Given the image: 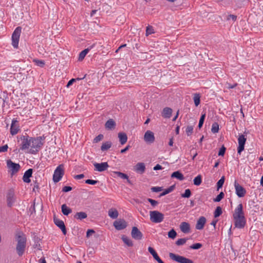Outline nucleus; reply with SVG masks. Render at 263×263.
Returning <instances> with one entry per match:
<instances>
[{
    "label": "nucleus",
    "instance_id": "obj_43",
    "mask_svg": "<svg viewBox=\"0 0 263 263\" xmlns=\"http://www.w3.org/2000/svg\"><path fill=\"white\" fill-rule=\"evenodd\" d=\"M191 196V191L190 189H186L183 194H181V197L183 198H189Z\"/></svg>",
    "mask_w": 263,
    "mask_h": 263
},
{
    "label": "nucleus",
    "instance_id": "obj_44",
    "mask_svg": "<svg viewBox=\"0 0 263 263\" xmlns=\"http://www.w3.org/2000/svg\"><path fill=\"white\" fill-rule=\"evenodd\" d=\"M187 240V238H185L179 239L176 241V244L177 246L183 245L186 242Z\"/></svg>",
    "mask_w": 263,
    "mask_h": 263
},
{
    "label": "nucleus",
    "instance_id": "obj_7",
    "mask_svg": "<svg viewBox=\"0 0 263 263\" xmlns=\"http://www.w3.org/2000/svg\"><path fill=\"white\" fill-rule=\"evenodd\" d=\"M169 256L172 260L178 263H194L193 261L191 259L173 253H170Z\"/></svg>",
    "mask_w": 263,
    "mask_h": 263
},
{
    "label": "nucleus",
    "instance_id": "obj_49",
    "mask_svg": "<svg viewBox=\"0 0 263 263\" xmlns=\"http://www.w3.org/2000/svg\"><path fill=\"white\" fill-rule=\"evenodd\" d=\"M205 114H203L200 117L199 124H198V127L199 128H200L202 126L204 119H205Z\"/></svg>",
    "mask_w": 263,
    "mask_h": 263
},
{
    "label": "nucleus",
    "instance_id": "obj_60",
    "mask_svg": "<svg viewBox=\"0 0 263 263\" xmlns=\"http://www.w3.org/2000/svg\"><path fill=\"white\" fill-rule=\"evenodd\" d=\"M84 177V174H81L77 175L74 176V178L78 180V179H82Z\"/></svg>",
    "mask_w": 263,
    "mask_h": 263
},
{
    "label": "nucleus",
    "instance_id": "obj_28",
    "mask_svg": "<svg viewBox=\"0 0 263 263\" xmlns=\"http://www.w3.org/2000/svg\"><path fill=\"white\" fill-rule=\"evenodd\" d=\"M171 178H175L180 181H182L184 179L183 175L179 171L173 172L171 175Z\"/></svg>",
    "mask_w": 263,
    "mask_h": 263
},
{
    "label": "nucleus",
    "instance_id": "obj_37",
    "mask_svg": "<svg viewBox=\"0 0 263 263\" xmlns=\"http://www.w3.org/2000/svg\"><path fill=\"white\" fill-rule=\"evenodd\" d=\"M222 213V209L220 206H217L214 213V216L215 218L219 217Z\"/></svg>",
    "mask_w": 263,
    "mask_h": 263
},
{
    "label": "nucleus",
    "instance_id": "obj_17",
    "mask_svg": "<svg viewBox=\"0 0 263 263\" xmlns=\"http://www.w3.org/2000/svg\"><path fill=\"white\" fill-rule=\"evenodd\" d=\"M131 235L133 238L136 240H141L143 237L142 233L136 227H133L131 232Z\"/></svg>",
    "mask_w": 263,
    "mask_h": 263
},
{
    "label": "nucleus",
    "instance_id": "obj_56",
    "mask_svg": "<svg viewBox=\"0 0 263 263\" xmlns=\"http://www.w3.org/2000/svg\"><path fill=\"white\" fill-rule=\"evenodd\" d=\"M72 190V187L69 186H65L62 189V191L63 192H68Z\"/></svg>",
    "mask_w": 263,
    "mask_h": 263
},
{
    "label": "nucleus",
    "instance_id": "obj_1",
    "mask_svg": "<svg viewBox=\"0 0 263 263\" xmlns=\"http://www.w3.org/2000/svg\"><path fill=\"white\" fill-rule=\"evenodd\" d=\"M235 227L238 229H243L246 224V219L243 211V205L239 204L233 214Z\"/></svg>",
    "mask_w": 263,
    "mask_h": 263
},
{
    "label": "nucleus",
    "instance_id": "obj_54",
    "mask_svg": "<svg viewBox=\"0 0 263 263\" xmlns=\"http://www.w3.org/2000/svg\"><path fill=\"white\" fill-rule=\"evenodd\" d=\"M162 187L154 186L151 188V190L153 192H159L162 191Z\"/></svg>",
    "mask_w": 263,
    "mask_h": 263
},
{
    "label": "nucleus",
    "instance_id": "obj_13",
    "mask_svg": "<svg viewBox=\"0 0 263 263\" xmlns=\"http://www.w3.org/2000/svg\"><path fill=\"white\" fill-rule=\"evenodd\" d=\"M114 226L117 230H121L127 227V223L124 219H119L114 222Z\"/></svg>",
    "mask_w": 263,
    "mask_h": 263
},
{
    "label": "nucleus",
    "instance_id": "obj_2",
    "mask_svg": "<svg viewBox=\"0 0 263 263\" xmlns=\"http://www.w3.org/2000/svg\"><path fill=\"white\" fill-rule=\"evenodd\" d=\"M17 244L16 251L19 256H22L25 252L26 247L27 238L25 234L21 232H17L15 235Z\"/></svg>",
    "mask_w": 263,
    "mask_h": 263
},
{
    "label": "nucleus",
    "instance_id": "obj_16",
    "mask_svg": "<svg viewBox=\"0 0 263 263\" xmlns=\"http://www.w3.org/2000/svg\"><path fill=\"white\" fill-rule=\"evenodd\" d=\"M93 165L95 166V170L101 172H103L107 169V168L109 167V165L107 163V162H102L100 163H95L93 164Z\"/></svg>",
    "mask_w": 263,
    "mask_h": 263
},
{
    "label": "nucleus",
    "instance_id": "obj_31",
    "mask_svg": "<svg viewBox=\"0 0 263 263\" xmlns=\"http://www.w3.org/2000/svg\"><path fill=\"white\" fill-rule=\"evenodd\" d=\"M122 240L128 247H132L133 246V243L132 240L128 238L127 236L125 235H123L122 236Z\"/></svg>",
    "mask_w": 263,
    "mask_h": 263
},
{
    "label": "nucleus",
    "instance_id": "obj_32",
    "mask_svg": "<svg viewBox=\"0 0 263 263\" xmlns=\"http://www.w3.org/2000/svg\"><path fill=\"white\" fill-rule=\"evenodd\" d=\"M111 142L110 141H107L106 142H104L102 144L101 149L102 151H105L108 150L109 148H110L111 146Z\"/></svg>",
    "mask_w": 263,
    "mask_h": 263
},
{
    "label": "nucleus",
    "instance_id": "obj_63",
    "mask_svg": "<svg viewBox=\"0 0 263 263\" xmlns=\"http://www.w3.org/2000/svg\"><path fill=\"white\" fill-rule=\"evenodd\" d=\"M130 147V146L129 145L126 146L124 148H123V149L121 150V153H125L127 151H128Z\"/></svg>",
    "mask_w": 263,
    "mask_h": 263
},
{
    "label": "nucleus",
    "instance_id": "obj_4",
    "mask_svg": "<svg viewBox=\"0 0 263 263\" xmlns=\"http://www.w3.org/2000/svg\"><path fill=\"white\" fill-rule=\"evenodd\" d=\"M150 219L155 223H160L164 219V215L158 211H152L149 212Z\"/></svg>",
    "mask_w": 263,
    "mask_h": 263
},
{
    "label": "nucleus",
    "instance_id": "obj_36",
    "mask_svg": "<svg viewBox=\"0 0 263 263\" xmlns=\"http://www.w3.org/2000/svg\"><path fill=\"white\" fill-rule=\"evenodd\" d=\"M114 173L116 174L118 177L123 179H127L128 181H129L128 176L126 174L120 172H114Z\"/></svg>",
    "mask_w": 263,
    "mask_h": 263
},
{
    "label": "nucleus",
    "instance_id": "obj_39",
    "mask_svg": "<svg viewBox=\"0 0 263 263\" xmlns=\"http://www.w3.org/2000/svg\"><path fill=\"white\" fill-rule=\"evenodd\" d=\"M193 126L189 125L186 127L185 133L187 136H191L193 133Z\"/></svg>",
    "mask_w": 263,
    "mask_h": 263
},
{
    "label": "nucleus",
    "instance_id": "obj_8",
    "mask_svg": "<svg viewBox=\"0 0 263 263\" xmlns=\"http://www.w3.org/2000/svg\"><path fill=\"white\" fill-rule=\"evenodd\" d=\"M7 165L8 168L11 172V176L18 172L21 167L18 163H14L11 160H8L7 161Z\"/></svg>",
    "mask_w": 263,
    "mask_h": 263
},
{
    "label": "nucleus",
    "instance_id": "obj_10",
    "mask_svg": "<svg viewBox=\"0 0 263 263\" xmlns=\"http://www.w3.org/2000/svg\"><path fill=\"white\" fill-rule=\"evenodd\" d=\"M234 187L235 189V193L238 197H243L246 194V189L241 185H240L236 181L234 182Z\"/></svg>",
    "mask_w": 263,
    "mask_h": 263
},
{
    "label": "nucleus",
    "instance_id": "obj_52",
    "mask_svg": "<svg viewBox=\"0 0 263 263\" xmlns=\"http://www.w3.org/2000/svg\"><path fill=\"white\" fill-rule=\"evenodd\" d=\"M85 182L86 184H91V185H95L98 182V181L91 180V179H87V180H85Z\"/></svg>",
    "mask_w": 263,
    "mask_h": 263
},
{
    "label": "nucleus",
    "instance_id": "obj_25",
    "mask_svg": "<svg viewBox=\"0 0 263 263\" xmlns=\"http://www.w3.org/2000/svg\"><path fill=\"white\" fill-rule=\"evenodd\" d=\"M95 46V44H93L92 45L90 46L89 48H87L86 49H85L83 51H82L80 54L79 57V60L82 61L83 60L86 55L87 54V53L89 52V51L92 49Z\"/></svg>",
    "mask_w": 263,
    "mask_h": 263
},
{
    "label": "nucleus",
    "instance_id": "obj_45",
    "mask_svg": "<svg viewBox=\"0 0 263 263\" xmlns=\"http://www.w3.org/2000/svg\"><path fill=\"white\" fill-rule=\"evenodd\" d=\"M103 137L104 136L102 134H99L98 136H97L93 139V143H97L99 142L103 139Z\"/></svg>",
    "mask_w": 263,
    "mask_h": 263
},
{
    "label": "nucleus",
    "instance_id": "obj_46",
    "mask_svg": "<svg viewBox=\"0 0 263 263\" xmlns=\"http://www.w3.org/2000/svg\"><path fill=\"white\" fill-rule=\"evenodd\" d=\"M154 32L153 27L151 26H148L146 27V35L148 36L149 34H151Z\"/></svg>",
    "mask_w": 263,
    "mask_h": 263
},
{
    "label": "nucleus",
    "instance_id": "obj_27",
    "mask_svg": "<svg viewBox=\"0 0 263 263\" xmlns=\"http://www.w3.org/2000/svg\"><path fill=\"white\" fill-rule=\"evenodd\" d=\"M118 136L119 139V141L122 145L124 144L127 142V136L125 133H119Z\"/></svg>",
    "mask_w": 263,
    "mask_h": 263
},
{
    "label": "nucleus",
    "instance_id": "obj_23",
    "mask_svg": "<svg viewBox=\"0 0 263 263\" xmlns=\"http://www.w3.org/2000/svg\"><path fill=\"white\" fill-rule=\"evenodd\" d=\"M172 109L170 107H165L162 112V116L164 118H170L172 114Z\"/></svg>",
    "mask_w": 263,
    "mask_h": 263
},
{
    "label": "nucleus",
    "instance_id": "obj_58",
    "mask_svg": "<svg viewBox=\"0 0 263 263\" xmlns=\"http://www.w3.org/2000/svg\"><path fill=\"white\" fill-rule=\"evenodd\" d=\"M237 18V16L233 14H230L228 16L227 20H229L232 19L233 21H235Z\"/></svg>",
    "mask_w": 263,
    "mask_h": 263
},
{
    "label": "nucleus",
    "instance_id": "obj_42",
    "mask_svg": "<svg viewBox=\"0 0 263 263\" xmlns=\"http://www.w3.org/2000/svg\"><path fill=\"white\" fill-rule=\"evenodd\" d=\"M177 235L176 232L174 230L172 229L168 233V236L169 238L174 239Z\"/></svg>",
    "mask_w": 263,
    "mask_h": 263
},
{
    "label": "nucleus",
    "instance_id": "obj_47",
    "mask_svg": "<svg viewBox=\"0 0 263 263\" xmlns=\"http://www.w3.org/2000/svg\"><path fill=\"white\" fill-rule=\"evenodd\" d=\"M202 245L200 243H196L191 245L190 248L192 249L197 250L202 247Z\"/></svg>",
    "mask_w": 263,
    "mask_h": 263
},
{
    "label": "nucleus",
    "instance_id": "obj_9",
    "mask_svg": "<svg viewBox=\"0 0 263 263\" xmlns=\"http://www.w3.org/2000/svg\"><path fill=\"white\" fill-rule=\"evenodd\" d=\"M31 137L29 136H22L21 139L22 141L21 144L20 149L25 150L28 149L30 147Z\"/></svg>",
    "mask_w": 263,
    "mask_h": 263
},
{
    "label": "nucleus",
    "instance_id": "obj_15",
    "mask_svg": "<svg viewBox=\"0 0 263 263\" xmlns=\"http://www.w3.org/2000/svg\"><path fill=\"white\" fill-rule=\"evenodd\" d=\"M155 136L153 132L151 130H147L144 136V141L148 143L151 144L155 141Z\"/></svg>",
    "mask_w": 263,
    "mask_h": 263
},
{
    "label": "nucleus",
    "instance_id": "obj_20",
    "mask_svg": "<svg viewBox=\"0 0 263 263\" xmlns=\"http://www.w3.org/2000/svg\"><path fill=\"white\" fill-rule=\"evenodd\" d=\"M135 171L140 174H142L145 171V165L143 162H139L135 166Z\"/></svg>",
    "mask_w": 263,
    "mask_h": 263
},
{
    "label": "nucleus",
    "instance_id": "obj_14",
    "mask_svg": "<svg viewBox=\"0 0 263 263\" xmlns=\"http://www.w3.org/2000/svg\"><path fill=\"white\" fill-rule=\"evenodd\" d=\"M15 201L13 190H10L7 194V202L9 207H11Z\"/></svg>",
    "mask_w": 263,
    "mask_h": 263
},
{
    "label": "nucleus",
    "instance_id": "obj_11",
    "mask_svg": "<svg viewBox=\"0 0 263 263\" xmlns=\"http://www.w3.org/2000/svg\"><path fill=\"white\" fill-rule=\"evenodd\" d=\"M247 140V138L244 135H239L238 138V146L237 148V153L240 155L242 151L244 150L245 145Z\"/></svg>",
    "mask_w": 263,
    "mask_h": 263
},
{
    "label": "nucleus",
    "instance_id": "obj_34",
    "mask_svg": "<svg viewBox=\"0 0 263 263\" xmlns=\"http://www.w3.org/2000/svg\"><path fill=\"white\" fill-rule=\"evenodd\" d=\"M193 100L196 106H198L200 103V96L199 93H194Z\"/></svg>",
    "mask_w": 263,
    "mask_h": 263
},
{
    "label": "nucleus",
    "instance_id": "obj_59",
    "mask_svg": "<svg viewBox=\"0 0 263 263\" xmlns=\"http://www.w3.org/2000/svg\"><path fill=\"white\" fill-rule=\"evenodd\" d=\"M95 232L93 230L89 229L88 230L86 233V236L87 237H89L90 235H91L92 234L95 233Z\"/></svg>",
    "mask_w": 263,
    "mask_h": 263
},
{
    "label": "nucleus",
    "instance_id": "obj_21",
    "mask_svg": "<svg viewBox=\"0 0 263 263\" xmlns=\"http://www.w3.org/2000/svg\"><path fill=\"white\" fill-rule=\"evenodd\" d=\"M32 168H29L25 172L23 177V180L24 182L28 183L30 182V177L32 176Z\"/></svg>",
    "mask_w": 263,
    "mask_h": 263
},
{
    "label": "nucleus",
    "instance_id": "obj_62",
    "mask_svg": "<svg viewBox=\"0 0 263 263\" xmlns=\"http://www.w3.org/2000/svg\"><path fill=\"white\" fill-rule=\"evenodd\" d=\"M162 169V167L161 165L158 164L154 167V170L157 171V170H160Z\"/></svg>",
    "mask_w": 263,
    "mask_h": 263
},
{
    "label": "nucleus",
    "instance_id": "obj_38",
    "mask_svg": "<svg viewBox=\"0 0 263 263\" xmlns=\"http://www.w3.org/2000/svg\"><path fill=\"white\" fill-rule=\"evenodd\" d=\"M219 125L217 123L214 122L213 123L211 128V131L213 133H217L219 131Z\"/></svg>",
    "mask_w": 263,
    "mask_h": 263
},
{
    "label": "nucleus",
    "instance_id": "obj_40",
    "mask_svg": "<svg viewBox=\"0 0 263 263\" xmlns=\"http://www.w3.org/2000/svg\"><path fill=\"white\" fill-rule=\"evenodd\" d=\"M224 182V177L222 176L217 182V188L218 190L219 189L221 188L223 185Z\"/></svg>",
    "mask_w": 263,
    "mask_h": 263
},
{
    "label": "nucleus",
    "instance_id": "obj_53",
    "mask_svg": "<svg viewBox=\"0 0 263 263\" xmlns=\"http://www.w3.org/2000/svg\"><path fill=\"white\" fill-rule=\"evenodd\" d=\"M174 187H175V185H173L170 186L168 188L165 189L164 191V192L165 194V195L172 192L174 190Z\"/></svg>",
    "mask_w": 263,
    "mask_h": 263
},
{
    "label": "nucleus",
    "instance_id": "obj_64",
    "mask_svg": "<svg viewBox=\"0 0 263 263\" xmlns=\"http://www.w3.org/2000/svg\"><path fill=\"white\" fill-rule=\"evenodd\" d=\"M237 85V83H235L233 85H231L230 84H228V87H227L229 89H232V88H235Z\"/></svg>",
    "mask_w": 263,
    "mask_h": 263
},
{
    "label": "nucleus",
    "instance_id": "obj_61",
    "mask_svg": "<svg viewBox=\"0 0 263 263\" xmlns=\"http://www.w3.org/2000/svg\"><path fill=\"white\" fill-rule=\"evenodd\" d=\"M29 212L31 213V214H32L33 212H35L34 203L33 205H32L29 208Z\"/></svg>",
    "mask_w": 263,
    "mask_h": 263
},
{
    "label": "nucleus",
    "instance_id": "obj_5",
    "mask_svg": "<svg viewBox=\"0 0 263 263\" xmlns=\"http://www.w3.org/2000/svg\"><path fill=\"white\" fill-rule=\"evenodd\" d=\"M64 174V165L60 164L55 170L53 175V180L54 182H58L61 180Z\"/></svg>",
    "mask_w": 263,
    "mask_h": 263
},
{
    "label": "nucleus",
    "instance_id": "obj_50",
    "mask_svg": "<svg viewBox=\"0 0 263 263\" xmlns=\"http://www.w3.org/2000/svg\"><path fill=\"white\" fill-rule=\"evenodd\" d=\"M85 76H86V75H85V76H84V77H83V78H77V80H82V79H84V78H85ZM76 79H71L70 80H69V82H68V83H67V85H66L67 87H69L70 85H71L72 84V83H73L74 82H75V81H76Z\"/></svg>",
    "mask_w": 263,
    "mask_h": 263
},
{
    "label": "nucleus",
    "instance_id": "obj_35",
    "mask_svg": "<svg viewBox=\"0 0 263 263\" xmlns=\"http://www.w3.org/2000/svg\"><path fill=\"white\" fill-rule=\"evenodd\" d=\"M193 182L195 185L199 186L200 185L202 182L201 176L200 175H198L194 179Z\"/></svg>",
    "mask_w": 263,
    "mask_h": 263
},
{
    "label": "nucleus",
    "instance_id": "obj_51",
    "mask_svg": "<svg viewBox=\"0 0 263 263\" xmlns=\"http://www.w3.org/2000/svg\"><path fill=\"white\" fill-rule=\"evenodd\" d=\"M147 200L151 204L153 207L156 206L158 204V202L157 201L151 198H147Z\"/></svg>",
    "mask_w": 263,
    "mask_h": 263
},
{
    "label": "nucleus",
    "instance_id": "obj_24",
    "mask_svg": "<svg viewBox=\"0 0 263 263\" xmlns=\"http://www.w3.org/2000/svg\"><path fill=\"white\" fill-rule=\"evenodd\" d=\"M116 125L115 121L113 119H110L105 123V126L106 129L112 130L115 129Z\"/></svg>",
    "mask_w": 263,
    "mask_h": 263
},
{
    "label": "nucleus",
    "instance_id": "obj_57",
    "mask_svg": "<svg viewBox=\"0 0 263 263\" xmlns=\"http://www.w3.org/2000/svg\"><path fill=\"white\" fill-rule=\"evenodd\" d=\"M8 147V145H5L2 146H0V153L1 152H5L7 151Z\"/></svg>",
    "mask_w": 263,
    "mask_h": 263
},
{
    "label": "nucleus",
    "instance_id": "obj_55",
    "mask_svg": "<svg viewBox=\"0 0 263 263\" xmlns=\"http://www.w3.org/2000/svg\"><path fill=\"white\" fill-rule=\"evenodd\" d=\"M226 150V147L223 145L219 149V151L218 152V155L222 156H223L225 154Z\"/></svg>",
    "mask_w": 263,
    "mask_h": 263
},
{
    "label": "nucleus",
    "instance_id": "obj_41",
    "mask_svg": "<svg viewBox=\"0 0 263 263\" xmlns=\"http://www.w3.org/2000/svg\"><path fill=\"white\" fill-rule=\"evenodd\" d=\"M224 193L222 192H221L217 196V197L215 198L213 200L214 202H219L222 200V199L224 198Z\"/></svg>",
    "mask_w": 263,
    "mask_h": 263
},
{
    "label": "nucleus",
    "instance_id": "obj_29",
    "mask_svg": "<svg viewBox=\"0 0 263 263\" xmlns=\"http://www.w3.org/2000/svg\"><path fill=\"white\" fill-rule=\"evenodd\" d=\"M87 217V214L84 212H77L74 216L75 219L80 220L86 218Z\"/></svg>",
    "mask_w": 263,
    "mask_h": 263
},
{
    "label": "nucleus",
    "instance_id": "obj_33",
    "mask_svg": "<svg viewBox=\"0 0 263 263\" xmlns=\"http://www.w3.org/2000/svg\"><path fill=\"white\" fill-rule=\"evenodd\" d=\"M148 250L149 252L153 255L154 259H156L157 261L160 259L156 252L152 247H149L148 248Z\"/></svg>",
    "mask_w": 263,
    "mask_h": 263
},
{
    "label": "nucleus",
    "instance_id": "obj_22",
    "mask_svg": "<svg viewBox=\"0 0 263 263\" xmlns=\"http://www.w3.org/2000/svg\"><path fill=\"white\" fill-rule=\"evenodd\" d=\"M181 231L184 233H188L190 231V225L188 222H182L180 225Z\"/></svg>",
    "mask_w": 263,
    "mask_h": 263
},
{
    "label": "nucleus",
    "instance_id": "obj_12",
    "mask_svg": "<svg viewBox=\"0 0 263 263\" xmlns=\"http://www.w3.org/2000/svg\"><path fill=\"white\" fill-rule=\"evenodd\" d=\"M20 130L18 121L16 119H13L10 127V134L15 135Z\"/></svg>",
    "mask_w": 263,
    "mask_h": 263
},
{
    "label": "nucleus",
    "instance_id": "obj_26",
    "mask_svg": "<svg viewBox=\"0 0 263 263\" xmlns=\"http://www.w3.org/2000/svg\"><path fill=\"white\" fill-rule=\"evenodd\" d=\"M108 216L112 219H116L119 215L118 211L114 208H111L108 210Z\"/></svg>",
    "mask_w": 263,
    "mask_h": 263
},
{
    "label": "nucleus",
    "instance_id": "obj_19",
    "mask_svg": "<svg viewBox=\"0 0 263 263\" xmlns=\"http://www.w3.org/2000/svg\"><path fill=\"white\" fill-rule=\"evenodd\" d=\"M206 218L204 216H201L197 220L195 228L197 230H202L206 223Z\"/></svg>",
    "mask_w": 263,
    "mask_h": 263
},
{
    "label": "nucleus",
    "instance_id": "obj_6",
    "mask_svg": "<svg viewBox=\"0 0 263 263\" xmlns=\"http://www.w3.org/2000/svg\"><path fill=\"white\" fill-rule=\"evenodd\" d=\"M22 28L17 27L14 30L12 35V45L15 48H17L19 39L21 33Z\"/></svg>",
    "mask_w": 263,
    "mask_h": 263
},
{
    "label": "nucleus",
    "instance_id": "obj_30",
    "mask_svg": "<svg viewBox=\"0 0 263 263\" xmlns=\"http://www.w3.org/2000/svg\"><path fill=\"white\" fill-rule=\"evenodd\" d=\"M62 212L64 215H68L72 212L70 208H68L65 204H64L61 206Z\"/></svg>",
    "mask_w": 263,
    "mask_h": 263
},
{
    "label": "nucleus",
    "instance_id": "obj_18",
    "mask_svg": "<svg viewBox=\"0 0 263 263\" xmlns=\"http://www.w3.org/2000/svg\"><path fill=\"white\" fill-rule=\"evenodd\" d=\"M53 220L55 224L61 230L63 234L66 235L67 231L63 221L55 217L53 218Z\"/></svg>",
    "mask_w": 263,
    "mask_h": 263
},
{
    "label": "nucleus",
    "instance_id": "obj_3",
    "mask_svg": "<svg viewBox=\"0 0 263 263\" xmlns=\"http://www.w3.org/2000/svg\"><path fill=\"white\" fill-rule=\"evenodd\" d=\"M45 137L44 136L31 137V144L29 153L31 154H36L44 144Z\"/></svg>",
    "mask_w": 263,
    "mask_h": 263
},
{
    "label": "nucleus",
    "instance_id": "obj_48",
    "mask_svg": "<svg viewBox=\"0 0 263 263\" xmlns=\"http://www.w3.org/2000/svg\"><path fill=\"white\" fill-rule=\"evenodd\" d=\"M33 62L35 63L36 65L43 67L45 65V62L43 60L34 59Z\"/></svg>",
    "mask_w": 263,
    "mask_h": 263
}]
</instances>
